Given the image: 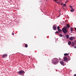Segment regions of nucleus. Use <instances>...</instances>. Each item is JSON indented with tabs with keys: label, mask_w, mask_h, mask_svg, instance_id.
<instances>
[{
	"label": "nucleus",
	"mask_w": 76,
	"mask_h": 76,
	"mask_svg": "<svg viewBox=\"0 0 76 76\" xmlns=\"http://www.w3.org/2000/svg\"><path fill=\"white\" fill-rule=\"evenodd\" d=\"M72 44V43H71V42H68V45H71V44Z\"/></svg>",
	"instance_id": "12"
},
{
	"label": "nucleus",
	"mask_w": 76,
	"mask_h": 76,
	"mask_svg": "<svg viewBox=\"0 0 76 76\" xmlns=\"http://www.w3.org/2000/svg\"><path fill=\"white\" fill-rule=\"evenodd\" d=\"M63 9H64V8H63Z\"/></svg>",
	"instance_id": "34"
},
{
	"label": "nucleus",
	"mask_w": 76,
	"mask_h": 76,
	"mask_svg": "<svg viewBox=\"0 0 76 76\" xmlns=\"http://www.w3.org/2000/svg\"><path fill=\"white\" fill-rule=\"evenodd\" d=\"M57 1H58V0H56L55 2H56V3H58V4H60V1H59L58 2Z\"/></svg>",
	"instance_id": "8"
},
{
	"label": "nucleus",
	"mask_w": 76,
	"mask_h": 76,
	"mask_svg": "<svg viewBox=\"0 0 76 76\" xmlns=\"http://www.w3.org/2000/svg\"><path fill=\"white\" fill-rule=\"evenodd\" d=\"M69 35L67 34L66 35V37L67 39H69Z\"/></svg>",
	"instance_id": "10"
},
{
	"label": "nucleus",
	"mask_w": 76,
	"mask_h": 76,
	"mask_svg": "<svg viewBox=\"0 0 76 76\" xmlns=\"http://www.w3.org/2000/svg\"><path fill=\"white\" fill-rule=\"evenodd\" d=\"M59 35L61 37H62V34H60Z\"/></svg>",
	"instance_id": "19"
},
{
	"label": "nucleus",
	"mask_w": 76,
	"mask_h": 76,
	"mask_svg": "<svg viewBox=\"0 0 76 76\" xmlns=\"http://www.w3.org/2000/svg\"><path fill=\"white\" fill-rule=\"evenodd\" d=\"M75 42H72V44H75V43H74Z\"/></svg>",
	"instance_id": "21"
},
{
	"label": "nucleus",
	"mask_w": 76,
	"mask_h": 76,
	"mask_svg": "<svg viewBox=\"0 0 76 76\" xmlns=\"http://www.w3.org/2000/svg\"><path fill=\"white\" fill-rule=\"evenodd\" d=\"M55 33H57V34H58V31H56L55 32Z\"/></svg>",
	"instance_id": "23"
},
{
	"label": "nucleus",
	"mask_w": 76,
	"mask_h": 76,
	"mask_svg": "<svg viewBox=\"0 0 76 76\" xmlns=\"http://www.w3.org/2000/svg\"><path fill=\"white\" fill-rule=\"evenodd\" d=\"M28 46V45L27 44H25V47H26V48H27Z\"/></svg>",
	"instance_id": "15"
},
{
	"label": "nucleus",
	"mask_w": 76,
	"mask_h": 76,
	"mask_svg": "<svg viewBox=\"0 0 76 76\" xmlns=\"http://www.w3.org/2000/svg\"><path fill=\"white\" fill-rule=\"evenodd\" d=\"M7 54H4L2 56V58H4V57H7Z\"/></svg>",
	"instance_id": "4"
},
{
	"label": "nucleus",
	"mask_w": 76,
	"mask_h": 76,
	"mask_svg": "<svg viewBox=\"0 0 76 76\" xmlns=\"http://www.w3.org/2000/svg\"><path fill=\"white\" fill-rule=\"evenodd\" d=\"M68 59L66 57H64V61H67Z\"/></svg>",
	"instance_id": "5"
},
{
	"label": "nucleus",
	"mask_w": 76,
	"mask_h": 76,
	"mask_svg": "<svg viewBox=\"0 0 76 76\" xmlns=\"http://www.w3.org/2000/svg\"><path fill=\"white\" fill-rule=\"evenodd\" d=\"M53 30H56L57 29V27L56 26H53Z\"/></svg>",
	"instance_id": "7"
},
{
	"label": "nucleus",
	"mask_w": 76,
	"mask_h": 76,
	"mask_svg": "<svg viewBox=\"0 0 76 76\" xmlns=\"http://www.w3.org/2000/svg\"><path fill=\"white\" fill-rule=\"evenodd\" d=\"M73 28H70V31H73Z\"/></svg>",
	"instance_id": "13"
},
{
	"label": "nucleus",
	"mask_w": 76,
	"mask_h": 76,
	"mask_svg": "<svg viewBox=\"0 0 76 76\" xmlns=\"http://www.w3.org/2000/svg\"><path fill=\"white\" fill-rule=\"evenodd\" d=\"M58 30L59 32H61V30L60 29H58Z\"/></svg>",
	"instance_id": "17"
},
{
	"label": "nucleus",
	"mask_w": 76,
	"mask_h": 76,
	"mask_svg": "<svg viewBox=\"0 0 76 76\" xmlns=\"http://www.w3.org/2000/svg\"><path fill=\"white\" fill-rule=\"evenodd\" d=\"M57 29H58H58H60V26H58L57 27Z\"/></svg>",
	"instance_id": "20"
},
{
	"label": "nucleus",
	"mask_w": 76,
	"mask_h": 76,
	"mask_svg": "<svg viewBox=\"0 0 76 76\" xmlns=\"http://www.w3.org/2000/svg\"><path fill=\"white\" fill-rule=\"evenodd\" d=\"M74 11H75V10H74V9H71V10H70V12H73Z\"/></svg>",
	"instance_id": "11"
},
{
	"label": "nucleus",
	"mask_w": 76,
	"mask_h": 76,
	"mask_svg": "<svg viewBox=\"0 0 76 76\" xmlns=\"http://www.w3.org/2000/svg\"><path fill=\"white\" fill-rule=\"evenodd\" d=\"M54 0V1H56V0Z\"/></svg>",
	"instance_id": "32"
},
{
	"label": "nucleus",
	"mask_w": 76,
	"mask_h": 76,
	"mask_svg": "<svg viewBox=\"0 0 76 76\" xmlns=\"http://www.w3.org/2000/svg\"><path fill=\"white\" fill-rule=\"evenodd\" d=\"M73 37H72L70 38L69 40H71V41H72V40H73Z\"/></svg>",
	"instance_id": "9"
},
{
	"label": "nucleus",
	"mask_w": 76,
	"mask_h": 76,
	"mask_svg": "<svg viewBox=\"0 0 76 76\" xmlns=\"http://www.w3.org/2000/svg\"><path fill=\"white\" fill-rule=\"evenodd\" d=\"M64 6H66V4H64L63 5Z\"/></svg>",
	"instance_id": "22"
},
{
	"label": "nucleus",
	"mask_w": 76,
	"mask_h": 76,
	"mask_svg": "<svg viewBox=\"0 0 76 76\" xmlns=\"http://www.w3.org/2000/svg\"><path fill=\"white\" fill-rule=\"evenodd\" d=\"M53 63L54 64H58L57 58H55L53 59Z\"/></svg>",
	"instance_id": "1"
},
{
	"label": "nucleus",
	"mask_w": 76,
	"mask_h": 76,
	"mask_svg": "<svg viewBox=\"0 0 76 76\" xmlns=\"http://www.w3.org/2000/svg\"><path fill=\"white\" fill-rule=\"evenodd\" d=\"M59 58L60 60H61V59L60 58Z\"/></svg>",
	"instance_id": "29"
},
{
	"label": "nucleus",
	"mask_w": 76,
	"mask_h": 76,
	"mask_svg": "<svg viewBox=\"0 0 76 76\" xmlns=\"http://www.w3.org/2000/svg\"><path fill=\"white\" fill-rule=\"evenodd\" d=\"M74 48H76V46H74Z\"/></svg>",
	"instance_id": "25"
},
{
	"label": "nucleus",
	"mask_w": 76,
	"mask_h": 76,
	"mask_svg": "<svg viewBox=\"0 0 76 76\" xmlns=\"http://www.w3.org/2000/svg\"><path fill=\"white\" fill-rule=\"evenodd\" d=\"M61 5H63V3H61Z\"/></svg>",
	"instance_id": "28"
},
{
	"label": "nucleus",
	"mask_w": 76,
	"mask_h": 76,
	"mask_svg": "<svg viewBox=\"0 0 76 76\" xmlns=\"http://www.w3.org/2000/svg\"><path fill=\"white\" fill-rule=\"evenodd\" d=\"M72 46H74V44H72Z\"/></svg>",
	"instance_id": "27"
},
{
	"label": "nucleus",
	"mask_w": 76,
	"mask_h": 76,
	"mask_svg": "<svg viewBox=\"0 0 76 76\" xmlns=\"http://www.w3.org/2000/svg\"><path fill=\"white\" fill-rule=\"evenodd\" d=\"M60 63H61V65H62V66H64V62H63V61H60Z\"/></svg>",
	"instance_id": "6"
},
{
	"label": "nucleus",
	"mask_w": 76,
	"mask_h": 76,
	"mask_svg": "<svg viewBox=\"0 0 76 76\" xmlns=\"http://www.w3.org/2000/svg\"><path fill=\"white\" fill-rule=\"evenodd\" d=\"M62 30L63 31V32L64 34H66L67 32H68V31L66 29V28H64L62 29Z\"/></svg>",
	"instance_id": "2"
},
{
	"label": "nucleus",
	"mask_w": 76,
	"mask_h": 76,
	"mask_svg": "<svg viewBox=\"0 0 76 76\" xmlns=\"http://www.w3.org/2000/svg\"><path fill=\"white\" fill-rule=\"evenodd\" d=\"M66 2H69V1H66Z\"/></svg>",
	"instance_id": "30"
},
{
	"label": "nucleus",
	"mask_w": 76,
	"mask_h": 76,
	"mask_svg": "<svg viewBox=\"0 0 76 76\" xmlns=\"http://www.w3.org/2000/svg\"><path fill=\"white\" fill-rule=\"evenodd\" d=\"M12 35H14V33H12Z\"/></svg>",
	"instance_id": "24"
},
{
	"label": "nucleus",
	"mask_w": 76,
	"mask_h": 76,
	"mask_svg": "<svg viewBox=\"0 0 76 76\" xmlns=\"http://www.w3.org/2000/svg\"><path fill=\"white\" fill-rule=\"evenodd\" d=\"M65 3H66V2H65Z\"/></svg>",
	"instance_id": "35"
},
{
	"label": "nucleus",
	"mask_w": 76,
	"mask_h": 76,
	"mask_svg": "<svg viewBox=\"0 0 76 76\" xmlns=\"http://www.w3.org/2000/svg\"><path fill=\"white\" fill-rule=\"evenodd\" d=\"M76 42H74V44H76Z\"/></svg>",
	"instance_id": "33"
},
{
	"label": "nucleus",
	"mask_w": 76,
	"mask_h": 76,
	"mask_svg": "<svg viewBox=\"0 0 76 76\" xmlns=\"http://www.w3.org/2000/svg\"><path fill=\"white\" fill-rule=\"evenodd\" d=\"M75 31H76V28H75Z\"/></svg>",
	"instance_id": "31"
},
{
	"label": "nucleus",
	"mask_w": 76,
	"mask_h": 76,
	"mask_svg": "<svg viewBox=\"0 0 76 76\" xmlns=\"http://www.w3.org/2000/svg\"><path fill=\"white\" fill-rule=\"evenodd\" d=\"M25 72L22 70L20 71L18 73H19L20 75H24Z\"/></svg>",
	"instance_id": "3"
},
{
	"label": "nucleus",
	"mask_w": 76,
	"mask_h": 76,
	"mask_svg": "<svg viewBox=\"0 0 76 76\" xmlns=\"http://www.w3.org/2000/svg\"><path fill=\"white\" fill-rule=\"evenodd\" d=\"M70 7V8L71 9H73V6H69Z\"/></svg>",
	"instance_id": "18"
},
{
	"label": "nucleus",
	"mask_w": 76,
	"mask_h": 76,
	"mask_svg": "<svg viewBox=\"0 0 76 76\" xmlns=\"http://www.w3.org/2000/svg\"><path fill=\"white\" fill-rule=\"evenodd\" d=\"M74 76H76V74H74Z\"/></svg>",
	"instance_id": "26"
},
{
	"label": "nucleus",
	"mask_w": 76,
	"mask_h": 76,
	"mask_svg": "<svg viewBox=\"0 0 76 76\" xmlns=\"http://www.w3.org/2000/svg\"><path fill=\"white\" fill-rule=\"evenodd\" d=\"M64 56H67L68 55H69V54L68 53H65L64 54Z\"/></svg>",
	"instance_id": "14"
},
{
	"label": "nucleus",
	"mask_w": 76,
	"mask_h": 76,
	"mask_svg": "<svg viewBox=\"0 0 76 76\" xmlns=\"http://www.w3.org/2000/svg\"><path fill=\"white\" fill-rule=\"evenodd\" d=\"M66 26L67 27H68V28H70V25H69V24H67L66 25Z\"/></svg>",
	"instance_id": "16"
}]
</instances>
